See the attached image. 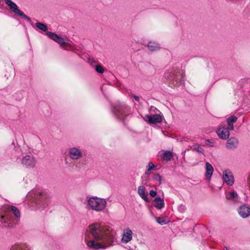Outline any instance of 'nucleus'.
<instances>
[{"instance_id":"nucleus-1","label":"nucleus","mask_w":250,"mask_h":250,"mask_svg":"<svg viewBox=\"0 0 250 250\" xmlns=\"http://www.w3.org/2000/svg\"><path fill=\"white\" fill-rule=\"evenodd\" d=\"M87 231L93 239L87 241L86 245L93 250L106 249L116 242L115 234L106 225L93 223L89 225Z\"/></svg>"},{"instance_id":"nucleus-2","label":"nucleus","mask_w":250,"mask_h":250,"mask_svg":"<svg viewBox=\"0 0 250 250\" xmlns=\"http://www.w3.org/2000/svg\"><path fill=\"white\" fill-rule=\"evenodd\" d=\"M86 208L96 212H102L106 208L107 202L105 199L92 196L86 201Z\"/></svg>"},{"instance_id":"nucleus-3","label":"nucleus","mask_w":250,"mask_h":250,"mask_svg":"<svg viewBox=\"0 0 250 250\" xmlns=\"http://www.w3.org/2000/svg\"><path fill=\"white\" fill-rule=\"evenodd\" d=\"M17 223V220L9 214L2 206L0 208V226L2 228L12 227Z\"/></svg>"},{"instance_id":"nucleus-4","label":"nucleus","mask_w":250,"mask_h":250,"mask_svg":"<svg viewBox=\"0 0 250 250\" xmlns=\"http://www.w3.org/2000/svg\"><path fill=\"white\" fill-rule=\"evenodd\" d=\"M46 35L52 40L59 43L62 48H65L70 46L69 43L64 42L63 38L56 33L48 31L46 32Z\"/></svg>"},{"instance_id":"nucleus-5","label":"nucleus","mask_w":250,"mask_h":250,"mask_svg":"<svg viewBox=\"0 0 250 250\" xmlns=\"http://www.w3.org/2000/svg\"><path fill=\"white\" fill-rule=\"evenodd\" d=\"M5 3L10 7V9L16 14H18L19 16L24 18L30 21H31L30 18L25 15L23 12L21 11L18 9L17 5L13 2L11 0H4Z\"/></svg>"},{"instance_id":"nucleus-6","label":"nucleus","mask_w":250,"mask_h":250,"mask_svg":"<svg viewBox=\"0 0 250 250\" xmlns=\"http://www.w3.org/2000/svg\"><path fill=\"white\" fill-rule=\"evenodd\" d=\"M36 160L35 157L31 155H27L23 157L21 160L22 165L28 168H33L36 165Z\"/></svg>"},{"instance_id":"nucleus-7","label":"nucleus","mask_w":250,"mask_h":250,"mask_svg":"<svg viewBox=\"0 0 250 250\" xmlns=\"http://www.w3.org/2000/svg\"><path fill=\"white\" fill-rule=\"evenodd\" d=\"M145 117L146 121L150 124L161 123L162 122L163 119V115L161 114H153L152 115H146Z\"/></svg>"},{"instance_id":"nucleus-8","label":"nucleus","mask_w":250,"mask_h":250,"mask_svg":"<svg viewBox=\"0 0 250 250\" xmlns=\"http://www.w3.org/2000/svg\"><path fill=\"white\" fill-rule=\"evenodd\" d=\"M223 178L228 185L231 186L234 183V177L232 172L229 169H225L223 172Z\"/></svg>"},{"instance_id":"nucleus-9","label":"nucleus","mask_w":250,"mask_h":250,"mask_svg":"<svg viewBox=\"0 0 250 250\" xmlns=\"http://www.w3.org/2000/svg\"><path fill=\"white\" fill-rule=\"evenodd\" d=\"M5 209L7 211V212L11 214V212H13L15 217V219L17 220V222L21 217V213L19 209L16 207L13 206H10L9 205H5L3 206Z\"/></svg>"},{"instance_id":"nucleus-10","label":"nucleus","mask_w":250,"mask_h":250,"mask_svg":"<svg viewBox=\"0 0 250 250\" xmlns=\"http://www.w3.org/2000/svg\"><path fill=\"white\" fill-rule=\"evenodd\" d=\"M133 238V232L129 228H126L123 231L122 235L121 242L123 243H127L131 241Z\"/></svg>"},{"instance_id":"nucleus-11","label":"nucleus","mask_w":250,"mask_h":250,"mask_svg":"<svg viewBox=\"0 0 250 250\" xmlns=\"http://www.w3.org/2000/svg\"><path fill=\"white\" fill-rule=\"evenodd\" d=\"M69 155L73 160H77L83 156L81 151L76 147H72L69 149Z\"/></svg>"},{"instance_id":"nucleus-12","label":"nucleus","mask_w":250,"mask_h":250,"mask_svg":"<svg viewBox=\"0 0 250 250\" xmlns=\"http://www.w3.org/2000/svg\"><path fill=\"white\" fill-rule=\"evenodd\" d=\"M228 128L224 126L220 127L217 131V134L218 136L222 139H226L229 138V132Z\"/></svg>"},{"instance_id":"nucleus-13","label":"nucleus","mask_w":250,"mask_h":250,"mask_svg":"<svg viewBox=\"0 0 250 250\" xmlns=\"http://www.w3.org/2000/svg\"><path fill=\"white\" fill-rule=\"evenodd\" d=\"M37 204L43 208L45 207L47 204V200L46 199V195L42 193H38L37 195Z\"/></svg>"},{"instance_id":"nucleus-14","label":"nucleus","mask_w":250,"mask_h":250,"mask_svg":"<svg viewBox=\"0 0 250 250\" xmlns=\"http://www.w3.org/2000/svg\"><path fill=\"white\" fill-rule=\"evenodd\" d=\"M238 144L237 139L235 137H231L227 140L226 147L228 149H233L237 147Z\"/></svg>"},{"instance_id":"nucleus-15","label":"nucleus","mask_w":250,"mask_h":250,"mask_svg":"<svg viewBox=\"0 0 250 250\" xmlns=\"http://www.w3.org/2000/svg\"><path fill=\"white\" fill-rule=\"evenodd\" d=\"M238 213L243 218H247L250 215V208L246 206H241L240 207Z\"/></svg>"},{"instance_id":"nucleus-16","label":"nucleus","mask_w":250,"mask_h":250,"mask_svg":"<svg viewBox=\"0 0 250 250\" xmlns=\"http://www.w3.org/2000/svg\"><path fill=\"white\" fill-rule=\"evenodd\" d=\"M153 206L157 209H161L165 207V202L163 199L160 196L156 197L153 200Z\"/></svg>"},{"instance_id":"nucleus-17","label":"nucleus","mask_w":250,"mask_h":250,"mask_svg":"<svg viewBox=\"0 0 250 250\" xmlns=\"http://www.w3.org/2000/svg\"><path fill=\"white\" fill-rule=\"evenodd\" d=\"M214 169L212 165L208 162L206 163L205 176L207 179L209 180L212 175Z\"/></svg>"},{"instance_id":"nucleus-18","label":"nucleus","mask_w":250,"mask_h":250,"mask_svg":"<svg viewBox=\"0 0 250 250\" xmlns=\"http://www.w3.org/2000/svg\"><path fill=\"white\" fill-rule=\"evenodd\" d=\"M237 118L234 116H231L227 119L228 128L230 130H233L234 129L233 124L236 123Z\"/></svg>"},{"instance_id":"nucleus-19","label":"nucleus","mask_w":250,"mask_h":250,"mask_svg":"<svg viewBox=\"0 0 250 250\" xmlns=\"http://www.w3.org/2000/svg\"><path fill=\"white\" fill-rule=\"evenodd\" d=\"M226 198L230 200H231L234 202H237L239 201L240 198L237 195L236 192L232 191L228 192L226 195Z\"/></svg>"},{"instance_id":"nucleus-20","label":"nucleus","mask_w":250,"mask_h":250,"mask_svg":"<svg viewBox=\"0 0 250 250\" xmlns=\"http://www.w3.org/2000/svg\"><path fill=\"white\" fill-rule=\"evenodd\" d=\"M146 188L144 186H139L138 188V193L139 196L146 202H149L147 195L145 193Z\"/></svg>"},{"instance_id":"nucleus-21","label":"nucleus","mask_w":250,"mask_h":250,"mask_svg":"<svg viewBox=\"0 0 250 250\" xmlns=\"http://www.w3.org/2000/svg\"><path fill=\"white\" fill-rule=\"evenodd\" d=\"M125 108V107L123 106H117L114 108L113 112L118 118L121 119L122 116L124 114Z\"/></svg>"},{"instance_id":"nucleus-22","label":"nucleus","mask_w":250,"mask_h":250,"mask_svg":"<svg viewBox=\"0 0 250 250\" xmlns=\"http://www.w3.org/2000/svg\"><path fill=\"white\" fill-rule=\"evenodd\" d=\"M147 48L150 51H155L158 50L160 48V47L157 43L149 42L147 44Z\"/></svg>"},{"instance_id":"nucleus-23","label":"nucleus","mask_w":250,"mask_h":250,"mask_svg":"<svg viewBox=\"0 0 250 250\" xmlns=\"http://www.w3.org/2000/svg\"><path fill=\"white\" fill-rule=\"evenodd\" d=\"M10 250H30L25 244H18L13 246Z\"/></svg>"},{"instance_id":"nucleus-24","label":"nucleus","mask_w":250,"mask_h":250,"mask_svg":"<svg viewBox=\"0 0 250 250\" xmlns=\"http://www.w3.org/2000/svg\"><path fill=\"white\" fill-rule=\"evenodd\" d=\"M172 156V153L169 151H164L162 154V159L167 162L170 161Z\"/></svg>"},{"instance_id":"nucleus-25","label":"nucleus","mask_w":250,"mask_h":250,"mask_svg":"<svg viewBox=\"0 0 250 250\" xmlns=\"http://www.w3.org/2000/svg\"><path fill=\"white\" fill-rule=\"evenodd\" d=\"M36 26L39 28L40 29V30L43 31H46L47 30V26L43 24V23H42L41 22H37L36 23Z\"/></svg>"},{"instance_id":"nucleus-26","label":"nucleus","mask_w":250,"mask_h":250,"mask_svg":"<svg viewBox=\"0 0 250 250\" xmlns=\"http://www.w3.org/2000/svg\"><path fill=\"white\" fill-rule=\"evenodd\" d=\"M156 221L160 225H165L167 223V221L163 217L156 218Z\"/></svg>"},{"instance_id":"nucleus-27","label":"nucleus","mask_w":250,"mask_h":250,"mask_svg":"<svg viewBox=\"0 0 250 250\" xmlns=\"http://www.w3.org/2000/svg\"><path fill=\"white\" fill-rule=\"evenodd\" d=\"M96 71L101 74H103L104 72V68L100 65H96L95 66Z\"/></svg>"},{"instance_id":"nucleus-28","label":"nucleus","mask_w":250,"mask_h":250,"mask_svg":"<svg viewBox=\"0 0 250 250\" xmlns=\"http://www.w3.org/2000/svg\"><path fill=\"white\" fill-rule=\"evenodd\" d=\"M162 179V176H160L158 174H156L154 175L153 177V179L154 181L159 182L160 184L161 183Z\"/></svg>"},{"instance_id":"nucleus-29","label":"nucleus","mask_w":250,"mask_h":250,"mask_svg":"<svg viewBox=\"0 0 250 250\" xmlns=\"http://www.w3.org/2000/svg\"><path fill=\"white\" fill-rule=\"evenodd\" d=\"M205 144L207 146H208L211 147H213L214 146V143L213 142L209 141V140H207L205 141Z\"/></svg>"},{"instance_id":"nucleus-30","label":"nucleus","mask_w":250,"mask_h":250,"mask_svg":"<svg viewBox=\"0 0 250 250\" xmlns=\"http://www.w3.org/2000/svg\"><path fill=\"white\" fill-rule=\"evenodd\" d=\"M154 167V165L151 163L149 162L148 165L147 169H148V171H151Z\"/></svg>"},{"instance_id":"nucleus-31","label":"nucleus","mask_w":250,"mask_h":250,"mask_svg":"<svg viewBox=\"0 0 250 250\" xmlns=\"http://www.w3.org/2000/svg\"><path fill=\"white\" fill-rule=\"evenodd\" d=\"M157 193L156 191L151 190L149 191V195L152 197H155L157 195Z\"/></svg>"},{"instance_id":"nucleus-32","label":"nucleus","mask_w":250,"mask_h":250,"mask_svg":"<svg viewBox=\"0 0 250 250\" xmlns=\"http://www.w3.org/2000/svg\"><path fill=\"white\" fill-rule=\"evenodd\" d=\"M196 146H197V147H195V149L197 151L201 152V153L204 152V149L201 147H200L198 145H196Z\"/></svg>"},{"instance_id":"nucleus-33","label":"nucleus","mask_w":250,"mask_h":250,"mask_svg":"<svg viewBox=\"0 0 250 250\" xmlns=\"http://www.w3.org/2000/svg\"><path fill=\"white\" fill-rule=\"evenodd\" d=\"M247 182H248V184L249 185V186H250V174L248 178Z\"/></svg>"},{"instance_id":"nucleus-34","label":"nucleus","mask_w":250,"mask_h":250,"mask_svg":"<svg viewBox=\"0 0 250 250\" xmlns=\"http://www.w3.org/2000/svg\"><path fill=\"white\" fill-rule=\"evenodd\" d=\"M134 99L136 101H138L139 100V97L137 96H134Z\"/></svg>"},{"instance_id":"nucleus-35","label":"nucleus","mask_w":250,"mask_h":250,"mask_svg":"<svg viewBox=\"0 0 250 250\" xmlns=\"http://www.w3.org/2000/svg\"><path fill=\"white\" fill-rule=\"evenodd\" d=\"M151 172V171H148V169H147L146 171V174H149Z\"/></svg>"},{"instance_id":"nucleus-36","label":"nucleus","mask_w":250,"mask_h":250,"mask_svg":"<svg viewBox=\"0 0 250 250\" xmlns=\"http://www.w3.org/2000/svg\"><path fill=\"white\" fill-rule=\"evenodd\" d=\"M129 250H132V249H131V248H130V249H129Z\"/></svg>"}]
</instances>
